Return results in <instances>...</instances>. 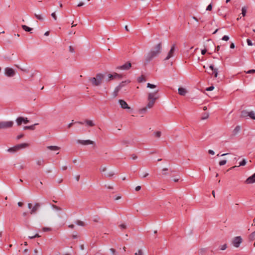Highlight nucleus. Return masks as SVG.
<instances>
[{"label":"nucleus","mask_w":255,"mask_h":255,"mask_svg":"<svg viewBox=\"0 0 255 255\" xmlns=\"http://www.w3.org/2000/svg\"><path fill=\"white\" fill-rule=\"evenodd\" d=\"M246 12H247L246 8L245 7H242V13L243 16H245L246 15Z\"/></svg>","instance_id":"c9c22d12"},{"label":"nucleus","mask_w":255,"mask_h":255,"mask_svg":"<svg viewBox=\"0 0 255 255\" xmlns=\"http://www.w3.org/2000/svg\"><path fill=\"white\" fill-rule=\"evenodd\" d=\"M107 168L105 166H101L100 168V171L101 172H105L106 173L107 171Z\"/></svg>","instance_id":"c85d7f7f"},{"label":"nucleus","mask_w":255,"mask_h":255,"mask_svg":"<svg viewBox=\"0 0 255 255\" xmlns=\"http://www.w3.org/2000/svg\"><path fill=\"white\" fill-rule=\"evenodd\" d=\"M51 207H52L53 209L57 210V211H61L62 210V209L55 205H51Z\"/></svg>","instance_id":"473e14b6"},{"label":"nucleus","mask_w":255,"mask_h":255,"mask_svg":"<svg viewBox=\"0 0 255 255\" xmlns=\"http://www.w3.org/2000/svg\"><path fill=\"white\" fill-rule=\"evenodd\" d=\"M114 79H121L122 78V75L117 73L113 74Z\"/></svg>","instance_id":"c756f323"},{"label":"nucleus","mask_w":255,"mask_h":255,"mask_svg":"<svg viewBox=\"0 0 255 255\" xmlns=\"http://www.w3.org/2000/svg\"><path fill=\"white\" fill-rule=\"evenodd\" d=\"M22 28H23V30H24L26 31L29 32V31H30L32 30L31 28L29 27H28L27 26H26L25 25H22Z\"/></svg>","instance_id":"a878e982"},{"label":"nucleus","mask_w":255,"mask_h":255,"mask_svg":"<svg viewBox=\"0 0 255 255\" xmlns=\"http://www.w3.org/2000/svg\"><path fill=\"white\" fill-rule=\"evenodd\" d=\"M131 158L133 159V160H135L137 158V156L135 155V154H132L131 155Z\"/></svg>","instance_id":"5fc2aeb1"},{"label":"nucleus","mask_w":255,"mask_h":255,"mask_svg":"<svg viewBox=\"0 0 255 255\" xmlns=\"http://www.w3.org/2000/svg\"><path fill=\"white\" fill-rule=\"evenodd\" d=\"M119 227L122 229H125L127 228V226L125 224H122L119 225Z\"/></svg>","instance_id":"ea45409f"},{"label":"nucleus","mask_w":255,"mask_h":255,"mask_svg":"<svg viewBox=\"0 0 255 255\" xmlns=\"http://www.w3.org/2000/svg\"><path fill=\"white\" fill-rule=\"evenodd\" d=\"M178 94L181 96H185L187 93V90L184 88L180 87L178 90Z\"/></svg>","instance_id":"4468645a"},{"label":"nucleus","mask_w":255,"mask_h":255,"mask_svg":"<svg viewBox=\"0 0 255 255\" xmlns=\"http://www.w3.org/2000/svg\"><path fill=\"white\" fill-rule=\"evenodd\" d=\"M119 103L120 104L121 108L123 109H127L128 110H132L131 108L128 106V104L126 101L123 100H119Z\"/></svg>","instance_id":"6e6552de"},{"label":"nucleus","mask_w":255,"mask_h":255,"mask_svg":"<svg viewBox=\"0 0 255 255\" xmlns=\"http://www.w3.org/2000/svg\"><path fill=\"white\" fill-rule=\"evenodd\" d=\"M44 161L42 159H39L36 161V164L38 165H42L43 164Z\"/></svg>","instance_id":"72a5a7b5"},{"label":"nucleus","mask_w":255,"mask_h":255,"mask_svg":"<svg viewBox=\"0 0 255 255\" xmlns=\"http://www.w3.org/2000/svg\"><path fill=\"white\" fill-rule=\"evenodd\" d=\"M149 175V174L147 172H144L142 173V178H145L148 175Z\"/></svg>","instance_id":"3c124183"},{"label":"nucleus","mask_w":255,"mask_h":255,"mask_svg":"<svg viewBox=\"0 0 255 255\" xmlns=\"http://www.w3.org/2000/svg\"><path fill=\"white\" fill-rule=\"evenodd\" d=\"M28 146L29 144L26 143H23L16 145L17 149H18V150L21 149L25 148Z\"/></svg>","instance_id":"2eb2a0df"},{"label":"nucleus","mask_w":255,"mask_h":255,"mask_svg":"<svg viewBox=\"0 0 255 255\" xmlns=\"http://www.w3.org/2000/svg\"><path fill=\"white\" fill-rule=\"evenodd\" d=\"M22 121L23 123L25 124H27L29 122L27 118H24V120Z\"/></svg>","instance_id":"8fccbe9b"},{"label":"nucleus","mask_w":255,"mask_h":255,"mask_svg":"<svg viewBox=\"0 0 255 255\" xmlns=\"http://www.w3.org/2000/svg\"><path fill=\"white\" fill-rule=\"evenodd\" d=\"M4 73L7 76L9 77H13L15 74L13 69L8 67L5 68Z\"/></svg>","instance_id":"423d86ee"},{"label":"nucleus","mask_w":255,"mask_h":255,"mask_svg":"<svg viewBox=\"0 0 255 255\" xmlns=\"http://www.w3.org/2000/svg\"><path fill=\"white\" fill-rule=\"evenodd\" d=\"M27 206H28V208L30 209L31 210L32 208V205L31 203H28L27 204Z\"/></svg>","instance_id":"052dcab7"},{"label":"nucleus","mask_w":255,"mask_h":255,"mask_svg":"<svg viewBox=\"0 0 255 255\" xmlns=\"http://www.w3.org/2000/svg\"><path fill=\"white\" fill-rule=\"evenodd\" d=\"M17 151H18V149H17L16 145L12 147H10L7 149V151L9 152H16Z\"/></svg>","instance_id":"b1692460"},{"label":"nucleus","mask_w":255,"mask_h":255,"mask_svg":"<svg viewBox=\"0 0 255 255\" xmlns=\"http://www.w3.org/2000/svg\"><path fill=\"white\" fill-rule=\"evenodd\" d=\"M23 134H20V135H18L17 136V139H20L21 138H22L23 136Z\"/></svg>","instance_id":"bf43d9fd"},{"label":"nucleus","mask_w":255,"mask_h":255,"mask_svg":"<svg viewBox=\"0 0 255 255\" xmlns=\"http://www.w3.org/2000/svg\"><path fill=\"white\" fill-rule=\"evenodd\" d=\"M23 120H24V117H18V118H17V119L16 120V122L17 125L20 126L22 124V123H23L22 121Z\"/></svg>","instance_id":"4be33fe9"},{"label":"nucleus","mask_w":255,"mask_h":255,"mask_svg":"<svg viewBox=\"0 0 255 255\" xmlns=\"http://www.w3.org/2000/svg\"><path fill=\"white\" fill-rule=\"evenodd\" d=\"M246 163H247V162H246V159H243L242 160V161L241 162H240L239 165L238 166H233V167H231L230 168H229L228 170V171H229V170H231L232 169L235 168L239 167L240 166H245L246 164Z\"/></svg>","instance_id":"dca6fc26"},{"label":"nucleus","mask_w":255,"mask_h":255,"mask_svg":"<svg viewBox=\"0 0 255 255\" xmlns=\"http://www.w3.org/2000/svg\"><path fill=\"white\" fill-rule=\"evenodd\" d=\"M206 52H207V50L206 49H203L201 51V54L202 55H205L206 53Z\"/></svg>","instance_id":"864d4df0"},{"label":"nucleus","mask_w":255,"mask_h":255,"mask_svg":"<svg viewBox=\"0 0 255 255\" xmlns=\"http://www.w3.org/2000/svg\"><path fill=\"white\" fill-rule=\"evenodd\" d=\"M246 73L247 74H252V73H255V70H254V69L250 70L248 71L247 72H246Z\"/></svg>","instance_id":"09e8293b"},{"label":"nucleus","mask_w":255,"mask_h":255,"mask_svg":"<svg viewBox=\"0 0 255 255\" xmlns=\"http://www.w3.org/2000/svg\"><path fill=\"white\" fill-rule=\"evenodd\" d=\"M51 16L54 18V20H57V16L56 15L55 12L52 13Z\"/></svg>","instance_id":"de8ad7c7"},{"label":"nucleus","mask_w":255,"mask_h":255,"mask_svg":"<svg viewBox=\"0 0 255 255\" xmlns=\"http://www.w3.org/2000/svg\"><path fill=\"white\" fill-rule=\"evenodd\" d=\"M176 49V45L174 44L172 45L170 51L168 52V54L166 57L165 58V60H168L170 58L174 56V53Z\"/></svg>","instance_id":"39448f33"},{"label":"nucleus","mask_w":255,"mask_h":255,"mask_svg":"<svg viewBox=\"0 0 255 255\" xmlns=\"http://www.w3.org/2000/svg\"><path fill=\"white\" fill-rule=\"evenodd\" d=\"M208 153L211 154L212 155L214 154V152L212 150H208Z\"/></svg>","instance_id":"0e129e2a"},{"label":"nucleus","mask_w":255,"mask_h":255,"mask_svg":"<svg viewBox=\"0 0 255 255\" xmlns=\"http://www.w3.org/2000/svg\"><path fill=\"white\" fill-rule=\"evenodd\" d=\"M210 69L212 70V73H210L211 75H214V77L216 78L218 74V69L215 67L213 64L209 66Z\"/></svg>","instance_id":"9d476101"},{"label":"nucleus","mask_w":255,"mask_h":255,"mask_svg":"<svg viewBox=\"0 0 255 255\" xmlns=\"http://www.w3.org/2000/svg\"><path fill=\"white\" fill-rule=\"evenodd\" d=\"M104 79V75L102 74L99 73L97 74L95 77L89 79V81L93 86H99L102 83Z\"/></svg>","instance_id":"7ed1b4c3"},{"label":"nucleus","mask_w":255,"mask_h":255,"mask_svg":"<svg viewBox=\"0 0 255 255\" xmlns=\"http://www.w3.org/2000/svg\"><path fill=\"white\" fill-rule=\"evenodd\" d=\"M115 172L113 170H109L107 171L104 175L106 177H111L115 175Z\"/></svg>","instance_id":"a211bd4d"},{"label":"nucleus","mask_w":255,"mask_h":255,"mask_svg":"<svg viewBox=\"0 0 255 255\" xmlns=\"http://www.w3.org/2000/svg\"><path fill=\"white\" fill-rule=\"evenodd\" d=\"M69 50L71 53H73L75 51L74 48L72 46L69 47Z\"/></svg>","instance_id":"a18cd8bd"},{"label":"nucleus","mask_w":255,"mask_h":255,"mask_svg":"<svg viewBox=\"0 0 255 255\" xmlns=\"http://www.w3.org/2000/svg\"><path fill=\"white\" fill-rule=\"evenodd\" d=\"M85 123H86V124L89 126V127H94L95 124L94 123V122L91 121V120H86L85 121Z\"/></svg>","instance_id":"aec40b11"},{"label":"nucleus","mask_w":255,"mask_h":255,"mask_svg":"<svg viewBox=\"0 0 255 255\" xmlns=\"http://www.w3.org/2000/svg\"><path fill=\"white\" fill-rule=\"evenodd\" d=\"M248 116L250 117L252 119L255 120V115L253 111L249 112Z\"/></svg>","instance_id":"cd10ccee"},{"label":"nucleus","mask_w":255,"mask_h":255,"mask_svg":"<svg viewBox=\"0 0 255 255\" xmlns=\"http://www.w3.org/2000/svg\"><path fill=\"white\" fill-rule=\"evenodd\" d=\"M249 112L246 110H243L241 112V117L242 118H246L248 117Z\"/></svg>","instance_id":"5701e85b"},{"label":"nucleus","mask_w":255,"mask_h":255,"mask_svg":"<svg viewBox=\"0 0 255 255\" xmlns=\"http://www.w3.org/2000/svg\"><path fill=\"white\" fill-rule=\"evenodd\" d=\"M254 183H255V173L251 176L248 177L245 181V183L247 184H253Z\"/></svg>","instance_id":"f8f14e48"},{"label":"nucleus","mask_w":255,"mask_h":255,"mask_svg":"<svg viewBox=\"0 0 255 255\" xmlns=\"http://www.w3.org/2000/svg\"><path fill=\"white\" fill-rule=\"evenodd\" d=\"M247 42L248 45H249V46L253 45V43H252V41L250 39H248L247 40Z\"/></svg>","instance_id":"c03bdc74"},{"label":"nucleus","mask_w":255,"mask_h":255,"mask_svg":"<svg viewBox=\"0 0 255 255\" xmlns=\"http://www.w3.org/2000/svg\"><path fill=\"white\" fill-rule=\"evenodd\" d=\"M126 83V81L122 82V83H121L119 84V85L115 88L114 92L117 93L121 90V89L125 86V84Z\"/></svg>","instance_id":"f3484780"},{"label":"nucleus","mask_w":255,"mask_h":255,"mask_svg":"<svg viewBox=\"0 0 255 255\" xmlns=\"http://www.w3.org/2000/svg\"><path fill=\"white\" fill-rule=\"evenodd\" d=\"M162 44L161 42L155 45L152 49L145 55V61L146 63L150 61L153 58L157 56L161 51Z\"/></svg>","instance_id":"f03ea898"},{"label":"nucleus","mask_w":255,"mask_h":255,"mask_svg":"<svg viewBox=\"0 0 255 255\" xmlns=\"http://www.w3.org/2000/svg\"><path fill=\"white\" fill-rule=\"evenodd\" d=\"M110 250L113 254H115L116 250L114 249L111 248Z\"/></svg>","instance_id":"e2e57ef3"},{"label":"nucleus","mask_w":255,"mask_h":255,"mask_svg":"<svg viewBox=\"0 0 255 255\" xmlns=\"http://www.w3.org/2000/svg\"><path fill=\"white\" fill-rule=\"evenodd\" d=\"M161 135V132L159 131H156L154 132V135L156 137H158V138L160 137Z\"/></svg>","instance_id":"f704fd0d"},{"label":"nucleus","mask_w":255,"mask_h":255,"mask_svg":"<svg viewBox=\"0 0 255 255\" xmlns=\"http://www.w3.org/2000/svg\"><path fill=\"white\" fill-rule=\"evenodd\" d=\"M47 148L52 151H58L60 149V147L55 145H50L47 146Z\"/></svg>","instance_id":"6ab92c4d"},{"label":"nucleus","mask_w":255,"mask_h":255,"mask_svg":"<svg viewBox=\"0 0 255 255\" xmlns=\"http://www.w3.org/2000/svg\"><path fill=\"white\" fill-rule=\"evenodd\" d=\"M229 39V37L228 36L224 35L223 38L222 40L225 41H228Z\"/></svg>","instance_id":"49530a36"},{"label":"nucleus","mask_w":255,"mask_h":255,"mask_svg":"<svg viewBox=\"0 0 255 255\" xmlns=\"http://www.w3.org/2000/svg\"><path fill=\"white\" fill-rule=\"evenodd\" d=\"M212 5L211 4H210L208 5V10L209 11H210L212 10Z\"/></svg>","instance_id":"680f3d73"},{"label":"nucleus","mask_w":255,"mask_h":255,"mask_svg":"<svg viewBox=\"0 0 255 255\" xmlns=\"http://www.w3.org/2000/svg\"><path fill=\"white\" fill-rule=\"evenodd\" d=\"M141 189V186H137L135 187V190L136 191H138Z\"/></svg>","instance_id":"4d7b16f0"},{"label":"nucleus","mask_w":255,"mask_h":255,"mask_svg":"<svg viewBox=\"0 0 255 255\" xmlns=\"http://www.w3.org/2000/svg\"><path fill=\"white\" fill-rule=\"evenodd\" d=\"M242 242V239L240 236L236 237L234 238L233 241V244L234 247L238 248L240 244Z\"/></svg>","instance_id":"0eeeda50"},{"label":"nucleus","mask_w":255,"mask_h":255,"mask_svg":"<svg viewBox=\"0 0 255 255\" xmlns=\"http://www.w3.org/2000/svg\"><path fill=\"white\" fill-rule=\"evenodd\" d=\"M207 118V116L206 115V114H204L203 116H202L201 120H206Z\"/></svg>","instance_id":"6e6d98bb"},{"label":"nucleus","mask_w":255,"mask_h":255,"mask_svg":"<svg viewBox=\"0 0 255 255\" xmlns=\"http://www.w3.org/2000/svg\"><path fill=\"white\" fill-rule=\"evenodd\" d=\"M35 16L36 17L37 19L40 20H43V17L40 14H35Z\"/></svg>","instance_id":"7c9ffc66"},{"label":"nucleus","mask_w":255,"mask_h":255,"mask_svg":"<svg viewBox=\"0 0 255 255\" xmlns=\"http://www.w3.org/2000/svg\"><path fill=\"white\" fill-rule=\"evenodd\" d=\"M214 89V87L213 86H211L208 87V91H212Z\"/></svg>","instance_id":"13d9d810"},{"label":"nucleus","mask_w":255,"mask_h":255,"mask_svg":"<svg viewBox=\"0 0 255 255\" xmlns=\"http://www.w3.org/2000/svg\"><path fill=\"white\" fill-rule=\"evenodd\" d=\"M147 88H150V89H154V90L157 89L156 88H157V86L156 85L150 84L149 83H148L147 84Z\"/></svg>","instance_id":"393cba45"},{"label":"nucleus","mask_w":255,"mask_h":255,"mask_svg":"<svg viewBox=\"0 0 255 255\" xmlns=\"http://www.w3.org/2000/svg\"><path fill=\"white\" fill-rule=\"evenodd\" d=\"M227 248V245L226 244L223 245H222L220 247V250H222V251L226 250Z\"/></svg>","instance_id":"e433bc0d"},{"label":"nucleus","mask_w":255,"mask_h":255,"mask_svg":"<svg viewBox=\"0 0 255 255\" xmlns=\"http://www.w3.org/2000/svg\"><path fill=\"white\" fill-rule=\"evenodd\" d=\"M17 204H18V206H19V207H21V206H22V205H23V203H22V202H18Z\"/></svg>","instance_id":"69168bd1"},{"label":"nucleus","mask_w":255,"mask_h":255,"mask_svg":"<svg viewBox=\"0 0 255 255\" xmlns=\"http://www.w3.org/2000/svg\"><path fill=\"white\" fill-rule=\"evenodd\" d=\"M227 161L226 160H223L219 162V165L221 166L224 165L226 163Z\"/></svg>","instance_id":"a19ab883"},{"label":"nucleus","mask_w":255,"mask_h":255,"mask_svg":"<svg viewBox=\"0 0 255 255\" xmlns=\"http://www.w3.org/2000/svg\"><path fill=\"white\" fill-rule=\"evenodd\" d=\"M13 122L12 121L0 122V129L9 128L12 127Z\"/></svg>","instance_id":"20e7f679"},{"label":"nucleus","mask_w":255,"mask_h":255,"mask_svg":"<svg viewBox=\"0 0 255 255\" xmlns=\"http://www.w3.org/2000/svg\"><path fill=\"white\" fill-rule=\"evenodd\" d=\"M248 239L251 242L255 240V231L249 236Z\"/></svg>","instance_id":"412c9836"},{"label":"nucleus","mask_w":255,"mask_h":255,"mask_svg":"<svg viewBox=\"0 0 255 255\" xmlns=\"http://www.w3.org/2000/svg\"><path fill=\"white\" fill-rule=\"evenodd\" d=\"M77 142L79 144H81L82 145H89V144H94L95 143L94 141H92L90 139H87V140H81L78 139L77 141Z\"/></svg>","instance_id":"1a4fd4ad"},{"label":"nucleus","mask_w":255,"mask_h":255,"mask_svg":"<svg viewBox=\"0 0 255 255\" xmlns=\"http://www.w3.org/2000/svg\"><path fill=\"white\" fill-rule=\"evenodd\" d=\"M159 89H155L153 92L148 93L147 98L148 103L145 107L140 109L139 113L140 114H145L148 109H151L154 106L156 101L159 98Z\"/></svg>","instance_id":"f257e3e1"},{"label":"nucleus","mask_w":255,"mask_h":255,"mask_svg":"<svg viewBox=\"0 0 255 255\" xmlns=\"http://www.w3.org/2000/svg\"><path fill=\"white\" fill-rule=\"evenodd\" d=\"M241 129V127L240 126H237L233 130V132L234 134H236Z\"/></svg>","instance_id":"bb28decb"},{"label":"nucleus","mask_w":255,"mask_h":255,"mask_svg":"<svg viewBox=\"0 0 255 255\" xmlns=\"http://www.w3.org/2000/svg\"><path fill=\"white\" fill-rule=\"evenodd\" d=\"M131 67V63L130 62H127L122 66L117 67L116 69L119 70H128Z\"/></svg>","instance_id":"9b49d317"},{"label":"nucleus","mask_w":255,"mask_h":255,"mask_svg":"<svg viewBox=\"0 0 255 255\" xmlns=\"http://www.w3.org/2000/svg\"><path fill=\"white\" fill-rule=\"evenodd\" d=\"M76 223V224L79 226H85V224L83 221L78 220V221H77Z\"/></svg>","instance_id":"2f4dec72"},{"label":"nucleus","mask_w":255,"mask_h":255,"mask_svg":"<svg viewBox=\"0 0 255 255\" xmlns=\"http://www.w3.org/2000/svg\"><path fill=\"white\" fill-rule=\"evenodd\" d=\"M73 124V123H71L69 124H68V125L67 126L68 128H70L72 126Z\"/></svg>","instance_id":"774afa93"},{"label":"nucleus","mask_w":255,"mask_h":255,"mask_svg":"<svg viewBox=\"0 0 255 255\" xmlns=\"http://www.w3.org/2000/svg\"><path fill=\"white\" fill-rule=\"evenodd\" d=\"M40 206V204L38 203H36L34 204V205L32 207L31 211H30V214L32 215L35 214Z\"/></svg>","instance_id":"ddd939ff"},{"label":"nucleus","mask_w":255,"mask_h":255,"mask_svg":"<svg viewBox=\"0 0 255 255\" xmlns=\"http://www.w3.org/2000/svg\"><path fill=\"white\" fill-rule=\"evenodd\" d=\"M40 236L38 234H35V235L33 236V235H31V236H29L28 238L29 239H34L35 238H38V237H40Z\"/></svg>","instance_id":"58836bf2"},{"label":"nucleus","mask_w":255,"mask_h":255,"mask_svg":"<svg viewBox=\"0 0 255 255\" xmlns=\"http://www.w3.org/2000/svg\"><path fill=\"white\" fill-rule=\"evenodd\" d=\"M74 225L73 224L70 225L68 226V227L71 229H73L74 228Z\"/></svg>","instance_id":"338daca9"},{"label":"nucleus","mask_w":255,"mask_h":255,"mask_svg":"<svg viewBox=\"0 0 255 255\" xmlns=\"http://www.w3.org/2000/svg\"><path fill=\"white\" fill-rule=\"evenodd\" d=\"M38 124H35L33 125H31V126H29V129L30 130H34L35 129V126L36 125H37Z\"/></svg>","instance_id":"79ce46f5"},{"label":"nucleus","mask_w":255,"mask_h":255,"mask_svg":"<svg viewBox=\"0 0 255 255\" xmlns=\"http://www.w3.org/2000/svg\"><path fill=\"white\" fill-rule=\"evenodd\" d=\"M108 77H109V80H111V79H114L113 74H109L108 75Z\"/></svg>","instance_id":"603ef678"},{"label":"nucleus","mask_w":255,"mask_h":255,"mask_svg":"<svg viewBox=\"0 0 255 255\" xmlns=\"http://www.w3.org/2000/svg\"><path fill=\"white\" fill-rule=\"evenodd\" d=\"M51 230V228L48 227H44L42 228V231L43 232H49Z\"/></svg>","instance_id":"4c0bfd02"},{"label":"nucleus","mask_w":255,"mask_h":255,"mask_svg":"<svg viewBox=\"0 0 255 255\" xmlns=\"http://www.w3.org/2000/svg\"><path fill=\"white\" fill-rule=\"evenodd\" d=\"M143 253L141 250H138L137 253H135V255H142Z\"/></svg>","instance_id":"37998d69"}]
</instances>
